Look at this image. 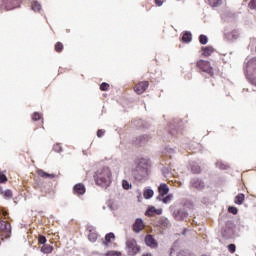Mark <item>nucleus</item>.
<instances>
[{
    "label": "nucleus",
    "mask_w": 256,
    "mask_h": 256,
    "mask_svg": "<svg viewBox=\"0 0 256 256\" xmlns=\"http://www.w3.org/2000/svg\"><path fill=\"white\" fill-rule=\"evenodd\" d=\"M0 183H7V176L0 172Z\"/></svg>",
    "instance_id": "nucleus-39"
},
{
    "label": "nucleus",
    "mask_w": 256,
    "mask_h": 256,
    "mask_svg": "<svg viewBox=\"0 0 256 256\" xmlns=\"http://www.w3.org/2000/svg\"><path fill=\"white\" fill-rule=\"evenodd\" d=\"M193 173H201V167L199 166H193L192 167Z\"/></svg>",
    "instance_id": "nucleus-40"
},
{
    "label": "nucleus",
    "mask_w": 256,
    "mask_h": 256,
    "mask_svg": "<svg viewBox=\"0 0 256 256\" xmlns=\"http://www.w3.org/2000/svg\"><path fill=\"white\" fill-rule=\"evenodd\" d=\"M177 1H181V0H177Z\"/></svg>",
    "instance_id": "nucleus-47"
},
{
    "label": "nucleus",
    "mask_w": 256,
    "mask_h": 256,
    "mask_svg": "<svg viewBox=\"0 0 256 256\" xmlns=\"http://www.w3.org/2000/svg\"><path fill=\"white\" fill-rule=\"evenodd\" d=\"M207 3L210 7H219L223 3V0H207Z\"/></svg>",
    "instance_id": "nucleus-22"
},
{
    "label": "nucleus",
    "mask_w": 256,
    "mask_h": 256,
    "mask_svg": "<svg viewBox=\"0 0 256 256\" xmlns=\"http://www.w3.org/2000/svg\"><path fill=\"white\" fill-rule=\"evenodd\" d=\"M191 189H196L197 191H203L205 189V182L203 180L194 178L190 181Z\"/></svg>",
    "instance_id": "nucleus-7"
},
{
    "label": "nucleus",
    "mask_w": 256,
    "mask_h": 256,
    "mask_svg": "<svg viewBox=\"0 0 256 256\" xmlns=\"http://www.w3.org/2000/svg\"><path fill=\"white\" fill-rule=\"evenodd\" d=\"M158 193V197H165V195L169 194V186L165 183L160 184L158 187Z\"/></svg>",
    "instance_id": "nucleus-14"
},
{
    "label": "nucleus",
    "mask_w": 256,
    "mask_h": 256,
    "mask_svg": "<svg viewBox=\"0 0 256 256\" xmlns=\"http://www.w3.org/2000/svg\"><path fill=\"white\" fill-rule=\"evenodd\" d=\"M87 189L85 188V184L78 183L73 187V193L74 195H85Z\"/></svg>",
    "instance_id": "nucleus-10"
},
{
    "label": "nucleus",
    "mask_w": 256,
    "mask_h": 256,
    "mask_svg": "<svg viewBox=\"0 0 256 256\" xmlns=\"http://www.w3.org/2000/svg\"><path fill=\"white\" fill-rule=\"evenodd\" d=\"M145 243L148 247H151V249H157L158 243L155 238H153V235H146L145 237Z\"/></svg>",
    "instance_id": "nucleus-11"
},
{
    "label": "nucleus",
    "mask_w": 256,
    "mask_h": 256,
    "mask_svg": "<svg viewBox=\"0 0 256 256\" xmlns=\"http://www.w3.org/2000/svg\"><path fill=\"white\" fill-rule=\"evenodd\" d=\"M103 135H105V131L99 129V130L97 131V137L101 138V137H103Z\"/></svg>",
    "instance_id": "nucleus-42"
},
{
    "label": "nucleus",
    "mask_w": 256,
    "mask_h": 256,
    "mask_svg": "<svg viewBox=\"0 0 256 256\" xmlns=\"http://www.w3.org/2000/svg\"><path fill=\"white\" fill-rule=\"evenodd\" d=\"M143 256H153V254H151V253H146V254H143Z\"/></svg>",
    "instance_id": "nucleus-45"
},
{
    "label": "nucleus",
    "mask_w": 256,
    "mask_h": 256,
    "mask_svg": "<svg viewBox=\"0 0 256 256\" xmlns=\"http://www.w3.org/2000/svg\"><path fill=\"white\" fill-rule=\"evenodd\" d=\"M54 49H55L56 53H62L63 49H64L63 43L57 42L54 46Z\"/></svg>",
    "instance_id": "nucleus-26"
},
{
    "label": "nucleus",
    "mask_w": 256,
    "mask_h": 256,
    "mask_svg": "<svg viewBox=\"0 0 256 256\" xmlns=\"http://www.w3.org/2000/svg\"><path fill=\"white\" fill-rule=\"evenodd\" d=\"M0 231L6 236L9 235L11 233V224L5 220H0Z\"/></svg>",
    "instance_id": "nucleus-9"
},
{
    "label": "nucleus",
    "mask_w": 256,
    "mask_h": 256,
    "mask_svg": "<svg viewBox=\"0 0 256 256\" xmlns=\"http://www.w3.org/2000/svg\"><path fill=\"white\" fill-rule=\"evenodd\" d=\"M244 73L250 83L256 86V57L248 60L244 68Z\"/></svg>",
    "instance_id": "nucleus-2"
},
{
    "label": "nucleus",
    "mask_w": 256,
    "mask_h": 256,
    "mask_svg": "<svg viewBox=\"0 0 256 256\" xmlns=\"http://www.w3.org/2000/svg\"><path fill=\"white\" fill-rule=\"evenodd\" d=\"M163 213V209L159 208H155V206H150L145 215H147V217H153L154 215H161Z\"/></svg>",
    "instance_id": "nucleus-12"
},
{
    "label": "nucleus",
    "mask_w": 256,
    "mask_h": 256,
    "mask_svg": "<svg viewBox=\"0 0 256 256\" xmlns=\"http://www.w3.org/2000/svg\"><path fill=\"white\" fill-rule=\"evenodd\" d=\"M113 179V173L109 167L98 169L94 174V181L99 187L107 189L111 185Z\"/></svg>",
    "instance_id": "nucleus-1"
},
{
    "label": "nucleus",
    "mask_w": 256,
    "mask_h": 256,
    "mask_svg": "<svg viewBox=\"0 0 256 256\" xmlns=\"http://www.w3.org/2000/svg\"><path fill=\"white\" fill-rule=\"evenodd\" d=\"M158 201H162V203H171L173 200V194H168L167 196H157L156 198Z\"/></svg>",
    "instance_id": "nucleus-19"
},
{
    "label": "nucleus",
    "mask_w": 256,
    "mask_h": 256,
    "mask_svg": "<svg viewBox=\"0 0 256 256\" xmlns=\"http://www.w3.org/2000/svg\"><path fill=\"white\" fill-rule=\"evenodd\" d=\"M40 119H43V115H41L38 112H34L32 114V121H40Z\"/></svg>",
    "instance_id": "nucleus-30"
},
{
    "label": "nucleus",
    "mask_w": 256,
    "mask_h": 256,
    "mask_svg": "<svg viewBox=\"0 0 256 256\" xmlns=\"http://www.w3.org/2000/svg\"><path fill=\"white\" fill-rule=\"evenodd\" d=\"M31 7H32V11H36V12L41 11V4H39V2L37 1H34Z\"/></svg>",
    "instance_id": "nucleus-27"
},
{
    "label": "nucleus",
    "mask_w": 256,
    "mask_h": 256,
    "mask_svg": "<svg viewBox=\"0 0 256 256\" xmlns=\"http://www.w3.org/2000/svg\"><path fill=\"white\" fill-rule=\"evenodd\" d=\"M111 239H115V234L113 232L106 234L105 241H103V245H105V247H109V243H111Z\"/></svg>",
    "instance_id": "nucleus-21"
},
{
    "label": "nucleus",
    "mask_w": 256,
    "mask_h": 256,
    "mask_svg": "<svg viewBox=\"0 0 256 256\" xmlns=\"http://www.w3.org/2000/svg\"><path fill=\"white\" fill-rule=\"evenodd\" d=\"M202 55L204 57H209L211 55H213V52L215 51V49L212 46H206V47H202Z\"/></svg>",
    "instance_id": "nucleus-17"
},
{
    "label": "nucleus",
    "mask_w": 256,
    "mask_h": 256,
    "mask_svg": "<svg viewBox=\"0 0 256 256\" xmlns=\"http://www.w3.org/2000/svg\"><path fill=\"white\" fill-rule=\"evenodd\" d=\"M122 187H123V189L129 190V189H131V184L127 180H123Z\"/></svg>",
    "instance_id": "nucleus-35"
},
{
    "label": "nucleus",
    "mask_w": 256,
    "mask_h": 256,
    "mask_svg": "<svg viewBox=\"0 0 256 256\" xmlns=\"http://www.w3.org/2000/svg\"><path fill=\"white\" fill-rule=\"evenodd\" d=\"M53 246H51V244H44L42 245V247L40 248L41 253H44L46 255H49V253H53Z\"/></svg>",
    "instance_id": "nucleus-18"
},
{
    "label": "nucleus",
    "mask_w": 256,
    "mask_h": 256,
    "mask_svg": "<svg viewBox=\"0 0 256 256\" xmlns=\"http://www.w3.org/2000/svg\"><path fill=\"white\" fill-rule=\"evenodd\" d=\"M97 237H98L97 233L90 230V233L88 235L89 241H91L92 243H95V241H97Z\"/></svg>",
    "instance_id": "nucleus-25"
},
{
    "label": "nucleus",
    "mask_w": 256,
    "mask_h": 256,
    "mask_svg": "<svg viewBox=\"0 0 256 256\" xmlns=\"http://www.w3.org/2000/svg\"><path fill=\"white\" fill-rule=\"evenodd\" d=\"M54 151H56V153H61L63 151V148L61 147V144H55L53 146Z\"/></svg>",
    "instance_id": "nucleus-36"
},
{
    "label": "nucleus",
    "mask_w": 256,
    "mask_h": 256,
    "mask_svg": "<svg viewBox=\"0 0 256 256\" xmlns=\"http://www.w3.org/2000/svg\"><path fill=\"white\" fill-rule=\"evenodd\" d=\"M2 7L7 11L17 9V7H21V0H2Z\"/></svg>",
    "instance_id": "nucleus-5"
},
{
    "label": "nucleus",
    "mask_w": 256,
    "mask_h": 256,
    "mask_svg": "<svg viewBox=\"0 0 256 256\" xmlns=\"http://www.w3.org/2000/svg\"><path fill=\"white\" fill-rule=\"evenodd\" d=\"M47 238L43 235L38 236V245H46Z\"/></svg>",
    "instance_id": "nucleus-31"
},
{
    "label": "nucleus",
    "mask_w": 256,
    "mask_h": 256,
    "mask_svg": "<svg viewBox=\"0 0 256 256\" xmlns=\"http://www.w3.org/2000/svg\"><path fill=\"white\" fill-rule=\"evenodd\" d=\"M196 67H197V69L202 71V73H206V75H209V77L215 76V72H214L213 68L211 67V62H209L207 60H203V59L198 60L196 62Z\"/></svg>",
    "instance_id": "nucleus-3"
},
{
    "label": "nucleus",
    "mask_w": 256,
    "mask_h": 256,
    "mask_svg": "<svg viewBox=\"0 0 256 256\" xmlns=\"http://www.w3.org/2000/svg\"><path fill=\"white\" fill-rule=\"evenodd\" d=\"M236 249H237V247L235 246V244H229L228 245V251L230 253H235Z\"/></svg>",
    "instance_id": "nucleus-38"
},
{
    "label": "nucleus",
    "mask_w": 256,
    "mask_h": 256,
    "mask_svg": "<svg viewBox=\"0 0 256 256\" xmlns=\"http://www.w3.org/2000/svg\"><path fill=\"white\" fill-rule=\"evenodd\" d=\"M225 38L228 41H237V39L239 38V30H232L230 32H226Z\"/></svg>",
    "instance_id": "nucleus-13"
},
{
    "label": "nucleus",
    "mask_w": 256,
    "mask_h": 256,
    "mask_svg": "<svg viewBox=\"0 0 256 256\" xmlns=\"http://www.w3.org/2000/svg\"><path fill=\"white\" fill-rule=\"evenodd\" d=\"M144 199H151V197H153V195H155V192H153L152 189H146L144 190Z\"/></svg>",
    "instance_id": "nucleus-24"
},
{
    "label": "nucleus",
    "mask_w": 256,
    "mask_h": 256,
    "mask_svg": "<svg viewBox=\"0 0 256 256\" xmlns=\"http://www.w3.org/2000/svg\"><path fill=\"white\" fill-rule=\"evenodd\" d=\"M126 249L128 255L135 256L139 251H141V246L137 244V240H135V238H130L126 240Z\"/></svg>",
    "instance_id": "nucleus-4"
},
{
    "label": "nucleus",
    "mask_w": 256,
    "mask_h": 256,
    "mask_svg": "<svg viewBox=\"0 0 256 256\" xmlns=\"http://www.w3.org/2000/svg\"><path fill=\"white\" fill-rule=\"evenodd\" d=\"M157 225H158V227H161L162 229H167V227H169V220L165 217H161L157 221Z\"/></svg>",
    "instance_id": "nucleus-16"
},
{
    "label": "nucleus",
    "mask_w": 256,
    "mask_h": 256,
    "mask_svg": "<svg viewBox=\"0 0 256 256\" xmlns=\"http://www.w3.org/2000/svg\"><path fill=\"white\" fill-rule=\"evenodd\" d=\"M44 185H45V183H43L42 181H38L34 184V189H36L38 191H43Z\"/></svg>",
    "instance_id": "nucleus-28"
},
{
    "label": "nucleus",
    "mask_w": 256,
    "mask_h": 256,
    "mask_svg": "<svg viewBox=\"0 0 256 256\" xmlns=\"http://www.w3.org/2000/svg\"><path fill=\"white\" fill-rule=\"evenodd\" d=\"M202 202L204 203V205H207V203H209V198L207 197L202 198Z\"/></svg>",
    "instance_id": "nucleus-43"
},
{
    "label": "nucleus",
    "mask_w": 256,
    "mask_h": 256,
    "mask_svg": "<svg viewBox=\"0 0 256 256\" xmlns=\"http://www.w3.org/2000/svg\"><path fill=\"white\" fill-rule=\"evenodd\" d=\"M100 91H109V83L103 82V83L100 85Z\"/></svg>",
    "instance_id": "nucleus-34"
},
{
    "label": "nucleus",
    "mask_w": 256,
    "mask_h": 256,
    "mask_svg": "<svg viewBox=\"0 0 256 256\" xmlns=\"http://www.w3.org/2000/svg\"><path fill=\"white\" fill-rule=\"evenodd\" d=\"M228 213H232V215H237V213H239V210L237 209V207L230 206L228 208Z\"/></svg>",
    "instance_id": "nucleus-33"
},
{
    "label": "nucleus",
    "mask_w": 256,
    "mask_h": 256,
    "mask_svg": "<svg viewBox=\"0 0 256 256\" xmlns=\"http://www.w3.org/2000/svg\"><path fill=\"white\" fill-rule=\"evenodd\" d=\"M106 256H121V252H117V251H108L106 253Z\"/></svg>",
    "instance_id": "nucleus-37"
},
{
    "label": "nucleus",
    "mask_w": 256,
    "mask_h": 256,
    "mask_svg": "<svg viewBox=\"0 0 256 256\" xmlns=\"http://www.w3.org/2000/svg\"><path fill=\"white\" fill-rule=\"evenodd\" d=\"M191 39H192L191 32H185L182 36L183 43H190Z\"/></svg>",
    "instance_id": "nucleus-23"
},
{
    "label": "nucleus",
    "mask_w": 256,
    "mask_h": 256,
    "mask_svg": "<svg viewBox=\"0 0 256 256\" xmlns=\"http://www.w3.org/2000/svg\"><path fill=\"white\" fill-rule=\"evenodd\" d=\"M37 175H39V177H42L43 179H55V177H57L56 174H49L41 169L37 170Z\"/></svg>",
    "instance_id": "nucleus-15"
},
{
    "label": "nucleus",
    "mask_w": 256,
    "mask_h": 256,
    "mask_svg": "<svg viewBox=\"0 0 256 256\" xmlns=\"http://www.w3.org/2000/svg\"><path fill=\"white\" fill-rule=\"evenodd\" d=\"M149 88V81L139 82L134 86V91L137 95H143L144 92Z\"/></svg>",
    "instance_id": "nucleus-6"
},
{
    "label": "nucleus",
    "mask_w": 256,
    "mask_h": 256,
    "mask_svg": "<svg viewBox=\"0 0 256 256\" xmlns=\"http://www.w3.org/2000/svg\"><path fill=\"white\" fill-rule=\"evenodd\" d=\"M234 203L236 205H243V203H245V194L243 193L238 194L234 199Z\"/></svg>",
    "instance_id": "nucleus-20"
},
{
    "label": "nucleus",
    "mask_w": 256,
    "mask_h": 256,
    "mask_svg": "<svg viewBox=\"0 0 256 256\" xmlns=\"http://www.w3.org/2000/svg\"><path fill=\"white\" fill-rule=\"evenodd\" d=\"M202 256H207V255L203 254Z\"/></svg>",
    "instance_id": "nucleus-46"
},
{
    "label": "nucleus",
    "mask_w": 256,
    "mask_h": 256,
    "mask_svg": "<svg viewBox=\"0 0 256 256\" xmlns=\"http://www.w3.org/2000/svg\"><path fill=\"white\" fill-rule=\"evenodd\" d=\"M5 191L3 190V187L0 186V195H3Z\"/></svg>",
    "instance_id": "nucleus-44"
},
{
    "label": "nucleus",
    "mask_w": 256,
    "mask_h": 256,
    "mask_svg": "<svg viewBox=\"0 0 256 256\" xmlns=\"http://www.w3.org/2000/svg\"><path fill=\"white\" fill-rule=\"evenodd\" d=\"M166 0H155V5L161 7Z\"/></svg>",
    "instance_id": "nucleus-41"
},
{
    "label": "nucleus",
    "mask_w": 256,
    "mask_h": 256,
    "mask_svg": "<svg viewBox=\"0 0 256 256\" xmlns=\"http://www.w3.org/2000/svg\"><path fill=\"white\" fill-rule=\"evenodd\" d=\"M143 229H145V222H143V219H136L135 223L133 224L134 233H141Z\"/></svg>",
    "instance_id": "nucleus-8"
},
{
    "label": "nucleus",
    "mask_w": 256,
    "mask_h": 256,
    "mask_svg": "<svg viewBox=\"0 0 256 256\" xmlns=\"http://www.w3.org/2000/svg\"><path fill=\"white\" fill-rule=\"evenodd\" d=\"M4 199H12L13 198V192L11 190L4 191V194L2 195Z\"/></svg>",
    "instance_id": "nucleus-32"
},
{
    "label": "nucleus",
    "mask_w": 256,
    "mask_h": 256,
    "mask_svg": "<svg viewBox=\"0 0 256 256\" xmlns=\"http://www.w3.org/2000/svg\"><path fill=\"white\" fill-rule=\"evenodd\" d=\"M209 39L207 38L206 35H200L199 37V42L201 43V45H207Z\"/></svg>",
    "instance_id": "nucleus-29"
}]
</instances>
